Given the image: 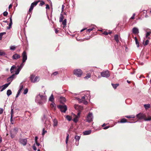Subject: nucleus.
<instances>
[{"label": "nucleus", "instance_id": "f257e3e1", "mask_svg": "<svg viewBox=\"0 0 151 151\" xmlns=\"http://www.w3.org/2000/svg\"><path fill=\"white\" fill-rule=\"evenodd\" d=\"M47 97L40 94V93L37 95L35 99V102L40 105L42 104L46 101Z\"/></svg>", "mask_w": 151, "mask_h": 151}, {"label": "nucleus", "instance_id": "f03ea898", "mask_svg": "<svg viewBox=\"0 0 151 151\" xmlns=\"http://www.w3.org/2000/svg\"><path fill=\"white\" fill-rule=\"evenodd\" d=\"M90 95V92L88 91L87 92V94L85 96H84L82 97L81 99L77 97H76V99L79 102L85 104H88V102L86 100L87 99H90L91 96Z\"/></svg>", "mask_w": 151, "mask_h": 151}, {"label": "nucleus", "instance_id": "7ed1b4c3", "mask_svg": "<svg viewBox=\"0 0 151 151\" xmlns=\"http://www.w3.org/2000/svg\"><path fill=\"white\" fill-rule=\"evenodd\" d=\"M22 63H21L18 67V68H20L21 70L24 65V63L25 62L27 59V55L25 51H24L23 52L22 54Z\"/></svg>", "mask_w": 151, "mask_h": 151}, {"label": "nucleus", "instance_id": "20e7f679", "mask_svg": "<svg viewBox=\"0 0 151 151\" xmlns=\"http://www.w3.org/2000/svg\"><path fill=\"white\" fill-rule=\"evenodd\" d=\"M42 121L44 123L45 127L48 128L50 127V120L47 119L45 115H44L42 118Z\"/></svg>", "mask_w": 151, "mask_h": 151}, {"label": "nucleus", "instance_id": "39448f33", "mask_svg": "<svg viewBox=\"0 0 151 151\" xmlns=\"http://www.w3.org/2000/svg\"><path fill=\"white\" fill-rule=\"evenodd\" d=\"M82 70L80 69H76L73 71V74L78 77H80L82 74Z\"/></svg>", "mask_w": 151, "mask_h": 151}, {"label": "nucleus", "instance_id": "423d86ee", "mask_svg": "<svg viewBox=\"0 0 151 151\" xmlns=\"http://www.w3.org/2000/svg\"><path fill=\"white\" fill-rule=\"evenodd\" d=\"M40 78L39 76H37L35 77L33 75L30 76V80L33 83L38 82L40 80Z\"/></svg>", "mask_w": 151, "mask_h": 151}, {"label": "nucleus", "instance_id": "0eeeda50", "mask_svg": "<svg viewBox=\"0 0 151 151\" xmlns=\"http://www.w3.org/2000/svg\"><path fill=\"white\" fill-rule=\"evenodd\" d=\"M62 112L65 113L67 110V107L65 105H60L58 106Z\"/></svg>", "mask_w": 151, "mask_h": 151}, {"label": "nucleus", "instance_id": "6e6552de", "mask_svg": "<svg viewBox=\"0 0 151 151\" xmlns=\"http://www.w3.org/2000/svg\"><path fill=\"white\" fill-rule=\"evenodd\" d=\"M101 76L104 77L108 78L110 76L109 72L108 70H106L101 73Z\"/></svg>", "mask_w": 151, "mask_h": 151}, {"label": "nucleus", "instance_id": "1a4fd4ad", "mask_svg": "<svg viewBox=\"0 0 151 151\" xmlns=\"http://www.w3.org/2000/svg\"><path fill=\"white\" fill-rule=\"evenodd\" d=\"M136 116L139 119H144L145 121V119L146 117V115L145 114L140 113L137 114Z\"/></svg>", "mask_w": 151, "mask_h": 151}, {"label": "nucleus", "instance_id": "9d476101", "mask_svg": "<svg viewBox=\"0 0 151 151\" xmlns=\"http://www.w3.org/2000/svg\"><path fill=\"white\" fill-rule=\"evenodd\" d=\"M93 116L92 113H89L87 117V121L88 122H90L93 120Z\"/></svg>", "mask_w": 151, "mask_h": 151}, {"label": "nucleus", "instance_id": "9b49d317", "mask_svg": "<svg viewBox=\"0 0 151 151\" xmlns=\"http://www.w3.org/2000/svg\"><path fill=\"white\" fill-rule=\"evenodd\" d=\"M38 3V1H36L34 2L31 4L29 10V12H30L32 11L34 8V7Z\"/></svg>", "mask_w": 151, "mask_h": 151}, {"label": "nucleus", "instance_id": "f8f14e48", "mask_svg": "<svg viewBox=\"0 0 151 151\" xmlns=\"http://www.w3.org/2000/svg\"><path fill=\"white\" fill-rule=\"evenodd\" d=\"M20 143L23 146H25L27 143V140L26 139H20L19 140Z\"/></svg>", "mask_w": 151, "mask_h": 151}, {"label": "nucleus", "instance_id": "ddd939ff", "mask_svg": "<svg viewBox=\"0 0 151 151\" xmlns=\"http://www.w3.org/2000/svg\"><path fill=\"white\" fill-rule=\"evenodd\" d=\"M10 84V82H9L8 83H6L2 86H0V89L1 88V91H3L4 89H5L6 88H7L9 85Z\"/></svg>", "mask_w": 151, "mask_h": 151}, {"label": "nucleus", "instance_id": "4468645a", "mask_svg": "<svg viewBox=\"0 0 151 151\" xmlns=\"http://www.w3.org/2000/svg\"><path fill=\"white\" fill-rule=\"evenodd\" d=\"M15 77V75L12 74V76L8 77L7 79V81L8 82H11L13 81Z\"/></svg>", "mask_w": 151, "mask_h": 151}, {"label": "nucleus", "instance_id": "2eb2a0df", "mask_svg": "<svg viewBox=\"0 0 151 151\" xmlns=\"http://www.w3.org/2000/svg\"><path fill=\"white\" fill-rule=\"evenodd\" d=\"M74 108L78 110V111H81L83 109L82 106L78 105H75Z\"/></svg>", "mask_w": 151, "mask_h": 151}, {"label": "nucleus", "instance_id": "dca6fc26", "mask_svg": "<svg viewBox=\"0 0 151 151\" xmlns=\"http://www.w3.org/2000/svg\"><path fill=\"white\" fill-rule=\"evenodd\" d=\"M20 58V55L17 53L13 55L12 57V58L14 60H17L19 58Z\"/></svg>", "mask_w": 151, "mask_h": 151}, {"label": "nucleus", "instance_id": "f3484780", "mask_svg": "<svg viewBox=\"0 0 151 151\" xmlns=\"http://www.w3.org/2000/svg\"><path fill=\"white\" fill-rule=\"evenodd\" d=\"M132 32L134 34H137L139 33V30L136 27H134L133 28L132 30Z\"/></svg>", "mask_w": 151, "mask_h": 151}, {"label": "nucleus", "instance_id": "a211bd4d", "mask_svg": "<svg viewBox=\"0 0 151 151\" xmlns=\"http://www.w3.org/2000/svg\"><path fill=\"white\" fill-rule=\"evenodd\" d=\"M91 132V130L85 131L83 132V133L84 135H87L90 134Z\"/></svg>", "mask_w": 151, "mask_h": 151}, {"label": "nucleus", "instance_id": "6ab92c4d", "mask_svg": "<svg viewBox=\"0 0 151 151\" xmlns=\"http://www.w3.org/2000/svg\"><path fill=\"white\" fill-rule=\"evenodd\" d=\"M16 66L13 65L12 66L10 69V72L11 73H13L14 72V70L16 68Z\"/></svg>", "mask_w": 151, "mask_h": 151}, {"label": "nucleus", "instance_id": "aec40b11", "mask_svg": "<svg viewBox=\"0 0 151 151\" xmlns=\"http://www.w3.org/2000/svg\"><path fill=\"white\" fill-rule=\"evenodd\" d=\"M53 126L54 127H57L58 125V122L56 119H55L53 120Z\"/></svg>", "mask_w": 151, "mask_h": 151}, {"label": "nucleus", "instance_id": "412c9836", "mask_svg": "<svg viewBox=\"0 0 151 151\" xmlns=\"http://www.w3.org/2000/svg\"><path fill=\"white\" fill-rule=\"evenodd\" d=\"M73 115L75 116V117L73 119V121L75 122L76 123L78 121V119L79 118V117H78V116H77L76 115H75L74 114H73Z\"/></svg>", "mask_w": 151, "mask_h": 151}, {"label": "nucleus", "instance_id": "4be33fe9", "mask_svg": "<svg viewBox=\"0 0 151 151\" xmlns=\"http://www.w3.org/2000/svg\"><path fill=\"white\" fill-rule=\"evenodd\" d=\"M114 39L117 43H118L119 42V36L117 35H114Z\"/></svg>", "mask_w": 151, "mask_h": 151}, {"label": "nucleus", "instance_id": "5701e85b", "mask_svg": "<svg viewBox=\"0 0 151 151\" xmlns=\"http://www.w3.org/2000/svg\"><path fill=\"white\" fill-rule=\"evenodd\" d=\"M64 17L63 14L61 13L60 14V18L59 22H63Z\"/></svg>", "mask_w": 151, "mask_h": 151}, {"label": "nucleus", "instance_id": "b1692460", "mask_svg": "<svg viewBox=\"0 0 151 151\" xmlns=\"http://www.w3.org/2000/svg\"><path fill=\"white\" fill-rule=\"evenodd\" d=\"M65 101V99L64 97H62L60 98V101L61 103H64Z\"/></svg>", "mask_w": 151, "mask_h": 151}, {"label": "nucleus", "instance_id": "393cba45", "mask_svg": "<svg viewBox=\"0 0 151 151\" xmlns=\"http://www.w3.org/2000/svg\"><path fill=\"white\" fill-rule=\"evenodd\" d=\"M144 106L145 109L147 110L150 108V105L149 104H144Z\"/></svg>", "mask_w": 151, "mask_h": 151}, {"label": "nucleus", "instance_id": "a878e982", "mask_svg": "<svg viewBox=\"0 0 151 151\" xmlns=\"http://www.w3.org/2000/svg\"><path fill=\"white\" fill-rule=\"evenodd\" d=\"M49 101H50L52 102H53L54 101V98L52 94V95H51L49 99Z\"/></svg>", "mask_w": 151, "mask_h": 151}, {"label": "nucleus", "instance_id": "bb28decb", "mask_svg": "<svg viewBox=\"0 0 151 151\" xmlns=\"http://www.w3.org/2000/svg\"><path fill=\"white\" fill-rule=\"evenodd\" d=\"M134 38H135V40L136 44L137 45V47H139V44L137 38L136 37H135Z\"/></svg>", "mask_w": 151, "mask_h": 151}, {"label": "nucleus", "instance_id": "cd10ccee", "mask_svg": "<svg viewBox=\"0 0 151 151\" xmlns=\"http://www.w3.org/2000/svg\"><path fill=\"white\" fill-rule=\"evenodd\" d=\"M12 91L10 89H9L7 91L6 94L8 96H10L12 94Z\"/></svg>", "mask_w": 151, "mask_h": 151}, {"label": "nucleus", "instance_id": "c85d7f7f", "mask_svg": "<svg viewBox=\"0 0 151 151\" xmlns=\"http://www.w3.org/2000/svg\"><path fill=\"white\" fill-rule=\"evenodd\" d=\"M21 70L20 69V68H17V70L15 72V73L14 74L15 75H17L19 73Z\"/></svg>", "mask_w": 151, "mask_h": 151}, {"label": "nucleus", "instance_id": "c756f323", "mask_svg": "<svg viewBox=\"0 0 151 151\" xmlns=\"http://www.w3.org/2000/svg\"><path fill=\"white\" fill-rule=\"evenodd\" d=\"M80 138V136H79L76 135L75 137V139L76 141H79Z\"/></svg>", "mask_w": 151, "mask_h": 151}, {"label": "nucleus", "instance_id": "7c9ffc66", "mask_svg": "<svg viewBox=\"0 0 151 151\" xmlns=\"http://www.w3.org/2000/svg\"><path fill=\"white\" fill-rule=\"evenodd\" d=\"M127 122V119L125 118H123L121 119L120 122L121 123H124Z\"/></svg>", "mask_w": 151, "mask_h": 151}, {"label": "nucleus", "instance_id": "2f4dec72", "mask_svg": "<svg viewBox=\"0 0 151 151\" xmlns=\"http://www.w3.org/2000/svg\"><path fill=\"white\" fill-rule=\"evenodd\" d=\"M91 74L90 73H88L87 74L86 76L84 77L85 79H88V78L90 77Z\"/></svg>", "mask_w": 151, "mask_h": 151}, {"label": "nucleus", "instance_id": "473e14b6", "mask_svg": "<svg viewBox=\"0 0 151 151\" xmlns=\"http://www.w3.org/2000/svg\"><path fill=\"white\" fill-rule=\"evenodd\" d=\"M51 107L52 108H55L56 107V105L54 102H52V103L50 104Z\"/></svg>", "mask_w": 151, "mask_h": 151}, {"label": "nucleus", "instance_id": "72a5a7b5", "mask_svg": "<svg viewBox=\"0 0 151 151\" xmlns=\"http://www.w3.org/2000/svg\"><path fill=\"white\" fill-rule=\"evenodd\" d=\"M111 85L112 86L113 88H114V89H116L117 88V87L119 86V84H114L112 83Z\"/></svg>", "mask_w": 151, "mask_h": 151}, {"label": "nucleus", "instance_id": "f704fd0d", "mask_svg": "<svg viewBox=\"0 0 151 151\" xmlns=\"http://www.w3.org/2000/svg\"><path fill=\"white\" fill-rule=\"evenodd\" d=\"M151 120V116H148L147 118L146 117L145 119V121H150Z\"/></svg>", "mask_w": 151, "mask_h": 151}, {"label": "nucleus", "instance_id": "c9c22d12", "mask_svg": "<svg viewBox=\"0 0 151 151\" xmlns=\"http://www.w3.org/2000/svg\"><path fill=\"white\" fill-rule=\"evenodd\" d=\"M66 21L67 20L66 19H64L62 22V24L64 26H65L66 24Z\"/></svg>", "mask_w": 151, "mask_h": 151}, {"label": "nucleus", "instance_id": "e433bc0d", "mask_svg": "<svg viewBox=\"0 0 151 151\" xmlns=\"http://www.w3.org/2000/svg\"><path fill=\"white\" fill-rule=\"evenodd\" d=\"M6 34V32H1L0 33V40H1L3 35Z\"/></svg>", "mask_w": 151, "mask_h": 151}, {"label": "nucleus", "instance_id": "4c0bfd02", "mask_svg": "<svg viewBox=\"0 0 151 151\" xmlns=\"http://www.w3.org/2000/svg\"><path fill=\"white\" fill-rule=\"evenodd\" d=\"M149 41L148 40H147L145 42V43H143V44L144 46H146L149 43Z\"/></svg>", "mask_w": 151, "mask_h": 151}, {"label": "nucleus", "instance_id": "58836bf2", "mask_svg": "<svg viewBox=\"0 0 151 151\" xmlns=\"http://www.w3.org/2000/svg\"><path fill=\"white\" fill-rule=\"evenodd\" d=\"M66 134H67V137H66V138L65 142H66V144H67V143H68V140L69 134H68V133H67Z\"/></svg>", "mask_w": 151, "mask_h": 151}, {"label": "nucleus", "instance_id": "ea45409f", "mask_svg": "<svg viewBox=\"0 0 151 151\" xmlns=\"http://www.w3.org/2000/svg\"><path fill=\"white\" fill-rule=\"evenodd\" d=\"M125 117L126 118H134L135 116L134 115H130V116H126Z\"/></svg>", "mask_w": 151, "mask_h": 151}, {"label": "nucleus", "instance_id": "a19ab883", "mask_svg": "<svg viewBox=\"0 0 151 151\" xmlns=\"http://www.w3.org/2000/svg\"><path fill=\"white\" fill-rule=\"evenodd\" d=\"M18 130V129L17 127H15L14 128V129L12 130L13 131H14L15 133H17Z\"/></svg>", "mask_w": 151, "mask_h": 151}, {"label": "nucleus", "instance_id": "79ce46f5", "mask_svg": "<svg viewBox=\"0 0 151 151\" xmlns=\"http://www.w3.org/2000/svg\"><path fill=\"white\" fill-rule=\"evenodd\" d=\"M5 55V53L3 51L0 50V56Z\"/></svg>", "mask_w": 151, "mask_h": 151}, {"label": "nucleus", "instance_id": "37998d69", "mask_svg": "<svg viewBox=\"0 0 151 151\" xmlns=\"http://www.w3.org/2000/svg\"><path fill=\"white\" fill-rule=\"evenodd\" d=\"M66 118L69 121H70L71 119V117L68 115L66 116Z\"/></svg>", "mask_w": 151, "mask_h": 151}, {"label": "nucleus", "instance_id": "c03bdc74", "mask_svg": "<svg viewBox=\"0 0 151 151\" xmlns=\"http://www.w3.org/2000/svg\"><path fill=\"white\" fill-rule=\"evenodd\" d=\"M28 89L27 88H26L24 90L23 92V93L24 94H26L28 92Z\"/></svg>", "mask_w": 151, "mask_h": 151}, {"label": "nucleus", "instance_id": "a18cd8bd", "mask_svg": "<svg viewBox=\"0 0 151 151\" xmlns=\"http://www.w3.org/2000/svg\"><path fill=\"white\" fill-rule=\"evenodd\" d=\"M13 117H12V118H11V119H10L11 124H13L14 121L15 120V119L14 118V119H13Z\"/></svg>", "mask_w": 151, "mask_h": 151}, {"label": "nucleus", "instance_id": "49530a36", "mask_svg": "<svg viewBox=\"0 0 151 151\" xmlns=\"http://www.w3.org/2000/svg\"><path fill=\"white\" fill-rule=\"evenodd\" d=\"M15 49V47L14 46H12L10 47V49L12 50H14Z\"/></svg>", "mask_w": 151, "mask_h": 151}, {"label": "nucleus", "instance_id": "de8ad7c7", "mask_svg": "<svg viewBox=\"0 0 151 151\" xmlns=\"http://www.w3.org/2000/svg\"><path fill=\"white\" fill-rule=\"evenodd\" d=\"M23 88V85L22 84V83H21L19 86V89L20 90H22V89Z\"/></svg>", "mask_w": 151, "mask_h": 151}, {"label": "nucleus", "instance_id": "09e8293b", "mask_svg": "<svg viewBox=\"0 0 151 151\" xmlns=\"http://www.w3.org/2000/svg\"><path fill=\"white\" fill-rule=\"evenodd\" d=\"M150 32H147L146 33L145 37L146 38H148V36L150 35Z\"/></svg>", "mask_w": 151, "mask_h": 151}, {"label": "nucleus", "instance_id": "8fccbe9b", "mask_svg": "<svg viewBox=\"0 0 151 151\" xmlns=\"http://www.w3.org/2000/svg\"><path fill=\"white\" fill-rule=\"evenodd\" d=\"M8 14V13L6 11H5L3 13V15L4 16H7Z\"/></svg>", "mask_w": 151, "mask_h": 151}, {"label": "nucleus", "instance_id": "3c124183", "mask_svg": "<svg viewBox=\"0 0 151 151\" xmlns=\"http://www.w3.org/2000/svg\"><path fill=\"white\" fill-rule=\"evenodd\" d=\"M47 131L46 130H45V129L44 128L43 129L42 135H44L45 133H47Z\"/></svg>", "mask_w": 151, "mask_h": 151}, {"label": "nucleus", "instance_id": "603ef678", "mask_svg": "<svg viewBox=\"0 0 151 151\" xmlns=\"http://www.w3.org/2000/svg\"><path fill=\"white\" fill-rule=\"evenodd\" d=\"M58 74V72L57 71H56V72H54L53 73L52 75H52L56 76Z\"/></svg>", "mask_w": 151, "mask_h": 151}, {"label": "nucleus", "instance_id": "864d4df0", "mask_svg": "<svg viewBox=\"0 0 151 151\" xmlns=\"http://www.w3.org/2000/svg\"><path fill=\"white\" fill-rule=\"evenodd\" d=\"M93 28H94L93 27L92 28L88 29H87L86 30L87 32H91V31H92L93 30Z\"/></svg>", "mask_w": 151, "mask_h": 151}, {"label": "nucleus", "instance_id": "5fc2aeb1", "mask_svg": "<svg viewBox=\"0 0 151 151\" xmlns=\"http://www.w3.org/2000/svg\"><path fill=\"white\" fill-rule=\"evenodd\" d=\"M13 109H12L11 110V118L12 117H13Z\"/></svg>", "mask_w": 151, "mask_h": 151}, {"label": "nucleus", "instance_id": "6e6d98bb", "mask_svg": "<svg viewBox=\"0 0 151 151\" xmlns=\"http://www.w3.org/2000/svg\"><path fill=\"white\" fill-rule=\"evenodd\" d=\"M4 110L3 109L0 108V114H2Z\"/></svg>", "mask_w": 151, "mask_h": 151}, {"label": "nucleus", "instance_id": "4d7b16f0", "mask_svg": "<svg viewBox=\"0 0 151 151\" xmlns=\"http://www.w3.org/2000/svg\"><path fill=\"white\" fill-rule=\"evenodd\" d=\"M45 4V2L44 1H41L40 4V5L42 6L43 5H44Z\"/></svg>", "mask_w": 151, "mask_h": 151}, {"label": "nucleus", "instance_id": "13d9d810", "mask_svg": "<svg viewBox=\"0 0 151 151\" xmlns=\"http://www.w3.org/2000/svg\"><path fill=\"white\" fill-rule=\"evenodd\" d=\"M64 5L63 4L62 5V12H61V13H63V10H64Z\"/></svg>", "mask_w": 151, "mask_h": 151}, {"label": "nucleus", "instance_id": "bf43d9fd", "mask_svg": "<svg viewBox=\"0 0 151 151\" xmlns=\"http://www.w3.org/2000/svg\"><path fill=\"white\" fill-rule=\"evenodd\" d=\"M135 16V14L134 13L133 14L132 16L131 17L130 19H134V16Z\"/></svg>", "mask_w": 151, "mask_h": 151}, {"label": "nucleus", "instance_id": "052dcab7", "mask_svg": "<svg viewBox=\"0 0 151 151\" xmlns=\"http://www.w3.org/2000/svg\"><path fill=\"white\" fill-rule=\"evenodd\" d=\"M103 34L105 35H107L109 34V33L105 31L103 33Z\"/></svg>", "mask_w": 151, "mask_h": 151}, {"label": "nucleus", "instance_id": "680f3d73", "mask_svg": "<svg viewBox=\"0 0 151 151\" xmlns=\"http://www.w3.org/2000/svg\"><path fill=\"white\" fill-rule=\"evenodd\" d=\"M33 149L35 151L36 150H37L36 147L34 145L33 146Z\"/></svg>", "mask_w": 151, "mask_h": 151}, {"label": "nucleus", "instance_id": "e2e57ef3", "mask_svg": "<svg viewBox=\"0 0 151 151\" xmlns=\"http://www.w3.org/2000/svg\"><path fill=\"white\" fill-rule=\"evenodd\" d=\"M79 141H76L75 142V144L76 145L78 146L79 144Z\"/></svg>", "mask_w": 151, "mask_h": 151}, {"label": "nucleus", "instance_id": "0e129e2a", "mask_svg": "<svg viewBox=\"0 0 151 151\" xmlns=\"http://www.w3.org/2000/svg\"><path fill=\"white\" fill-rule=\"evenodd\" d=\"M11 27L12 25H10L9 24V26L7 27V29H10V28Z\"/></svg>", "mask_w": 151, "mask_h": 151}, {"label": "nucleus", "instance_id": "69168bd1", "mask_svg": "<svg viewBox=\"0 0 151 151\" xmlns=\"http://www.w3.org/2000/svg\"><path fill=\"white\" fill-rule=\"evenodd\" d=\"M46 9H50V7L49 6L48 4H47L46 5Z\"/></svg>", "mask_w": 151, "mask_h": 151}, {"label": "nucleus", "instance_id": "338daca9", "mask_svg": "<svg viewBox=\"0 0 151 151\" xmlns=\"http://www.w3.org/2000/svg\"><path fill=\"white\" fill-rule=\"evenodd\" d=\"M81 113V111H79L78 113L77 114V116H78V117H79V118L80 117V115Z\"/></svg>", "mask_w": 151, "mask_h": 151}, {"label": "nucleus", "instance_id": "774afa93", "mask_svg": "<svg viewBox=\"0 0 151 151\" xmlns=\"http://www.w3.org/2000/svg\"><path fill=\"white\" fill-rule=\"evenodd\" d=\"M109 127V126H106V127H104L103 129H108Z\"/></svg>", "mask_w": 151, "mask_h": 151}]
</instances>
